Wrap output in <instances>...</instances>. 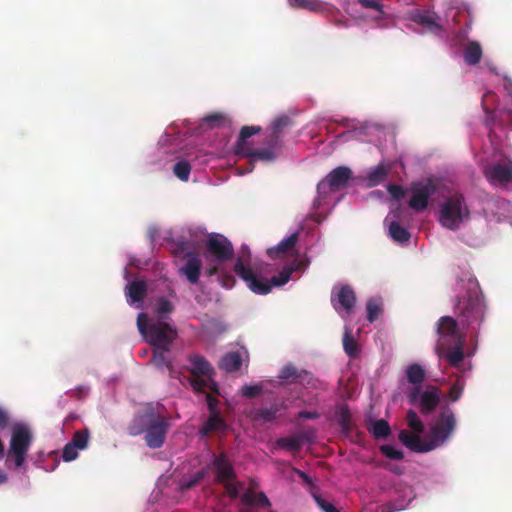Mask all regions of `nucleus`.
Returning a JSON list of instances; mask_svg holds the SVG:
<instances>
[{
    "mask_svg": "<svg viewBox=\"0 0 512 512\" xmlns=\"http://www.w3.org/2000/svg\"><path fill=\"white\" fill-rule=\"evenodd\" d=\"M225 122L226 116L220 112L209 114L202 120V123L210 128L221 127Z\"/></svg>",
    "mask_w": 512,
    "mask_h": 512,
    "instance_id": "c03bdc74",
    "label": "nucleus"
},
{
    "mask_svg": "<svg viewBox=\"0 0 512 512\" xmlns=\"http://www.w3.org/2000/svg\"><path fill=\"white\" fill-rule=\"evenodd\" d=\"M213 466L216 470V480L219 483L232 481L236 478L233 465L225 453L214 455Z\"/></svg>",
    "mask_w": 512,
    "mask_h": 512,
    "instance_id": "6ab92c4d",
    "label": "nucleus"
},
{
    "mask_svg": "<svg viewBox=\"0 0 512 512\" xmlns=\"http://www.w3.org/2000/svg\"><path fill=\"white\" fill-rule=\"evenodd\" d=\"M261 128L259 126H243L239 133V138L237 140L236 144V153L238 155H242L245 150H248L250 147L248 146V143L246 140L259 133Z\"/></svg>",
    "mask_w": 512,
    "mask_h": 512,
    "instance_id": "cd10ccee",
    "label": "nucleus"
},
{
    "mask_svg": "<svg viewBox=\"0 0 512 512\" xmlns=\"http://www.w3.org/2000/svg\"><path fill=\"white\" fill-rule=\"evenodd\" d=\"M173 311H174V306H173V304L168 299H166L164 297H161V298L157 299V301H156V312H157L158 317H159L158 320L165 321V319H166L165 315L166 314H170Z\"/></svg>",
    "mask_w": 512,
    "mask_h": 512,
    "instance_id": "79ce46f5",
    "label": "nucleus"
},
{
    "mask_svg": "<svg viewBox=\"0 0 512 512\" xmlns=\"http://www.w3.org/2000/svg\"><path fill=\"white\" fill-rule=\"evenodd\" d=\"M357 2L364 9L378 12V17H389V13L384 10V6L377 0H357Z\"/></svg>",
    "mask_w": 512,
    "mask_h": 512,
    "instance_id": "37998d69",
    "label": "nucleus"
},
{
    "mask_svg": "<svg viewBox=\"0 0 512 512\" xmlns=\"http://www.w3.org/2000/svg\"><path fill=\"white\" fill-rule=\"evenodd\" d=\"M225 489L231 498H237L239 496V483H232L231 481L224 482Z\"/></svg>",
    "mask_w": 512,
    "mask_h": 512,
    "instance_id": "052dcab7",
    "label": "nucleus"
},
{
    "mask_svg": "<svg viewBox=\"0 0 512 512\" xmlns=\"http://www.w3.org/2000/svg\"><path fill=\"white\" fill-rule=\"evenodd\" d=\"M482 47L477 41H470L464 48V61L468 65H476L482 58Z\"/></svg>",
    "mask_w": 512,
    "mask_h": 512,
    "instance_id": "bb28decb",
    "label": "nucleus"
},
{
    "mask_svg": "<svg viewBox=\"0 0 512 512\" xmlns=\"http://www.w3.org/2000/svg\"><path fill=\"white\" fill-rule=\"evenodd\" d=\"M167 351L168 350H161V349L155 348L152 360L157 366H159V367L165 366L167 368H170V362L168 361L166 354H165V352H167Z\"/></svg>",
    "mask_w": 512,
    "mask_h": 512,
    "instance_id": "5fc2aeb1",
    "label": "nucleus"
},
{
    "mask_svg": "<svg viewBox=\"0 0 512 512\" xmlns=\"http://www.w3.org/2000/svg\"><path fill=\"white\" fill-rule=\"evenodd\" d=\"M293 272L292 268H284L278 276H273L269 281L265 278L263 280L270 286V289L275 286H283L290 280L291 274ZM258 279H262V277H258Z\"/></svg>",
    "mask_w": 512,
    "mask_h": 512,
    "instance_id": "58836bf2",
    "label": "nucleus"
},
{
    "mask_svg": "<svg viewBox=\"0 0 512 512\" xmlns=\"http://www.w3.org/2000/svg\"><path fill=\"white\" fill-rule=\"evenodd\" d=\"M279 409L276 406L270 408H260L251 413L254 421L271 422L276 418Z\"/></svg>",
    "mask_w": 512,
    "mask_h": 512,
    "instance_id": "e433bc0d",
    "label": "nucleus"
},
{
    "mask_svg": "<svg viewBox=\"0 0 512 512\" xmlns=\"http://www.w3.org/2000/svg\"><path fill=\"white\" fill-rule=\"evenodd\" d=\"M313 498L322 512H340V510L330 501L326 500L320 494H313Z\"/></svg>",
    "mask_w": 512,
    "mask_h": 512,
    "instance_id": "09e8293b",
    "label": "nucleus"
},
{
    "mask_svg": "<svg viewBox=\"0 0 512 512\" xmlns=\"http://www.w3.org/2000/svg\"><path fill=\"white\" fill-rule=\"evenodd\" d=\"M398 438L403 445L413 452L425 453L435 449V444H433L430 438L422 440L419 435L412 434L407 430H401Z\"/></svg>",
    "mask_w": 512,
    "mask_h": 512,
    "instance_id": "a211bd4d",
    "label": "nucleus"
},
{
    "mask_svg": "<svg viewBox=\"0 0 512 512\" xmlns=\"http://www.w3.org/2000/svg\"><path fill=\"white\" fill-rule=\"evenodd\" d=\"M298 417L302 419H317L319 414L315 411H301L298 413Z\"/></svg>",
    "mask_w": 512,
    "mask_h": 512,
    "instance_id": "338daca9",
    "label": "nucleus"
},
{
    "mask_svg": "<svg viewBox=\"0 0 512 512\" xmlns=\"http://www.w3.org/2000/svg\"><path fill=\"white\" fill-rule=\"evenodd\" d=\"M145 419V442L148 447L152 449L160 448L166 438L169 423L168 421L160 416L156 415L153 411L146 412L143 416Z\"/></svg>",
    "mask_w": 512,
    "mask_h": 512,
    "instance_id": "6e6552de",
    "label": "nucleus"
},
{
    "mask_svg": "<svg viewBox=\"0 0 512 512\" xmlns=\"http://www.w3.org/2000/svg\"><path fill=\"white\" fill-rule=\"evenodd\" d=\"M411 21L423 27L428 33L440 35L444 32L439 15L434 11L416 10L410 16Z\"/></svg>",
    "mask_w": 512,
    "mask_h": 512,
    "instance_id": "4468645a",
    "label": "nucleus"
},
{
    "mask_svg": "<svg viewBox=\"0 0 512 512\" xmlns=\"http://www.w3.org/2000/svg\"><path fill=\"white\" fill-rule=\"evenodd\" d=\"M9 425V415L8 412L0 407V430L7 428Z\"/></svg>",
    "mask_w": 512,
    "mask_h": 512,
    "instance_id": "e2e57ef3",
    "label": "nucleus"
},
{
    "mask_svg": "<svg viewBox=\"0 0 512 512\" xmlns=\"http://www.w3.org/2000/svg\"><path fill=\"white\" fill-rule=\"evenodd\" d=\"M464 343L465 341H458L455 343H451L450 345L441 347V349L446 350V353L443 354L442 356L447 359L450 365L458 367L462 363L464 359Z\"/></svg>",
    "mask_w": 512,
    "mask_h": 512,
    "instance_id": "4be33fe9",
    "label": "nucleus"
},
{
    "mask_svg": "<svg viewBox=\"0 0 512 512\" xmlns=\"http://www.w3.org/2000/svg\"><path fill=\"white\" fill-rule=\"evenodd\" d=\"M437 333L440 337V347L465 341V335L460 332L457 320L451 316H443L438 320Z\"/></svg>",
    "mask_w": 512,
    "mask_h": 512,
    "instance_id": "f8f14e48",
    "label": "nucleus"
},
{
    "mask_svg": "<svg viewBox=\"0 0 512 512\" xmlns=\"http://www.w3.org/2000/svg\"><path fill=\"white\" fill-rule=\"evenodd\" d=\"M292 7L316 11L320 9L321 3L318 0H288Z\"/></svg>",
    "mask_w": 512,
    "mask_h": 512,
    "instance_id": "49530a36",
    "label": "nucleus"
},
{
    "mask_svg": "<svg viewBox=\"0 0 512 512\" xmlns=\"http://www.w3.org/2000/svg\"><path fill=\"white\" fill-rule=\"evenodd\" d=\"M406 420L407 425L412 431H414L417 434H421L424 432V424L414 410H408Z\"/></svg>",
    "mask_w": 512,
    "mask_h": 512,
    "instance_id": "a19ab883",
    "label": "nucleus"
},
{
    "mask_svg": "<svg viewBox=\"0 0 512 512\" xmlns=\"http://www.w3.org/2000/svg\"><path fill=\"white\" fill-rule=\"evenodd\" d=\"M343 349L350 358H356L360 352L359 345L349 329H346L343 336Z\"/></svg>",
    "mask_w": 512,
    "mask_h": 512,
    "instance_id": "c9c22d12",
    "label": "nucleus"
},
{
    "mask_svg": "<svg viewBox=\"0 0 512 512\" xmlns=\"http://www.w3.org/2000/svg\"><path fill=\"white\" fill-rule=\"evenodd\" d=\"M281 136L274 131H270L269 135H267L265 140V147L272 148L274 151H277L279 154L281 151Z\"/></svg>",
    "mask_w": 512,
    "mask_h": 512,
    "instance_id": "864d4df0",
    "label": "nucleus"
},
{
    "mask_svg": "<svg viewBox=\"0 0 512 512\" xmlns=\"http://www.w3.org/2000/svg\"><path fill=\"white\" fill-rule=\"evenodd\" d=\"M370 18L372 21L376 22L379 27H385L387 25L386 21L391 19V14L389 13V17H378V12H374Z\"/></svg>",
    "mask_w": 512,
    "mask_h": 512,
    "instance_id": "0e129e2a",
    "label": "nucleus"
},
{
    "mask_svg": "<svg viewBox=\"0 0 512 512\" xmlns=\"http://www.w3.org/2000/svg\"><path fill=\"white\" fill-rule=\"evenodd\" d=\"M32 434L29 428L23 424H16L12 428L9 448L7 451L5 465L7 468H22L30 445Z\"/></svg>",
    "mask_w": 512,
    "mask_h": 512,
    "instance_id": "39448f33",
    "label": "nucleus"
},
{
    "mask_svg": "<svg viewBox=\"0 0 512 512\" xmlns=\"http://www.w3.org/2000/svg\"><path fill=\"white\" fill-rule=\"evenodd\" d=\"M173 172L181 181H188L191 165L187 161H179L174 165Z\"/></svg>",
    "mask_w": 512,
    "mask_h": 512,
    "instance_id": "a18cd8bd",
    "label": "nucleus"
},
{
    "mask_svg": "<svg viewBox=\"0 0 512 512\" xmlns=\"http://www.w3.org/2000/svg\"><path fill=\"white\" fill-rule=\"evenodd\" d=\"M455 310L458 321L464 328L470 330L471 333L480 328L485 318L486 306L475 280H469L465 294L457 296Z\"/></svg>",
    "mask_w": 512,
    "mask_h": 512,
    "instance_id": "f257e3e1",
    "label": "nucleus"
},
{
    "mask_svg": "<svg viewBox=\"0 0 512 512\" xmlns=\"http://www.w3.org/2000/svg\"><path fill=\"white\" fill-rule=\"evenodd\" d=\"M126 295L131 303L140 302L147 293L146 284L142 281H132L126 286Z\"/></svg>",
    "mask_w": 512,
    "mask_h": 512,
    "instance_id": "c85d7f7f",
    "label": "nucleus"
},
{
    "mask_svg": "<svg viewBox=\"0 0 512 512\" xmlns=\"http://www.w3.org/2000/svg\"><path fill=\"white\" fill-rule=\"evenodd\" d=\"M185 263L179 269L191 284H197L201 275L202 261L196 252H187L184 255Z\"/></svg>",
    "mask_w": 512,
    "mask_h": 512,
    "instance_id": "f3484780",
    "label": "nucleus"
},
{
    "mask_svg": "<svg viewBox=\"0 0 512 512\" xmlns=\"http://www.w3.org/2000/svg\"><path fill=\"white\" fill-rule=\"evenodd\" d=\"M406 376L409 383L414 386H420V384L425 380V370L419 364H410L406 368Z\"/></svg>",
    "mask_w": 512,
    "mask_h": 512,
    "instance_id": "72a5a7b5",
    "label": "nucleus"
},
{
    "mask_svg": "<svg viewBox=\"0 0 512 512\" xmlns=\"http://www.w3.org/2000/svg\"><path fill=\"white\" fill-rule=\"evenodd\" d=\"M225 420L221 417L220 413L209 414L207 421L199 430L202 437H207L211 433L226 430Z\"/></svg>",
    "mask_w": 512,
    "mask_h": 512,
    "instance_id": "412c9836",
    "label": "nucleus"
},
{
    "mask_svg": "<svg viewBox=\"0 0 512 512\" xmlns=\"http://www.w3.org/2000/svg\"><path fill=\"white\" fill-rule=\"evenodd\" d=\"M89 392V387L86 386H79L77 389L73 392L74 397L81 399L83 396H86Z\"/></svg>",
    "mask_w": 512,
    "mask_h": 512,
    "instance_id": "69168bd1",
    "label": "nucleus"
},
{
    "mask_svg": "<svg viewBox=\"0 0 512 512\" xmlns=\"http://www.w3.org/2000/svg\"><path fill=\"white\" fill-rule=\"evenodd\" d=\"M496 94L492 91H488L483 95L482 98V107L486 113V117L484 120L485 126H487L489 129H492L496 122V115L494 111L488 106L489 102H493L496 99Z\"/></svg>",
    "mask_w": 512,
    "mask_h": 512,
    "instance_id": "473e14b6",
    "label": "nucleus"
},
{
    "mask_svg": "<svg viewBox=\"0 0 512 512\" xmlns=\"http://www.w3.org/2000/svg\"><path fill=\"white\" fill-rule=\"evenodd\" d=\"M332 23L337 27H348L349 20L345 17H338L332 20Z\"/></svg>",
    "mask_w": 512,
    "mask_h": 512,
    "instance_id": "774afa93",
    "label": "nucleus"
},
{
    "mask_svg": "<svg viewBox=\"0 0 512 512\" xmlns=\"http://www.w3.org/2000/svg\"><path fill=\"white\" fill-rule=\"evenodd\" d=\"M463 389L464 387L462 384H460L459 381L453 384L449 390V398L451 399V401L455 402L459 400L462 396Z\"/></svg>",
    "mask_w": 512,
    "mask_h": 512,
    "instance_id": "13d9d810",
    "label": "nucleus"
},
{
    "mask_svg": "<svg viewBox=\"0 0 512 512\" xmlns=\"http://www.w3.org/2000/svg\"><path fill=\"white\" fill-rule=\"evenodd\" d=\"M298 241V234L293 233L288 237L284 238L282 241L278 243V245L271 247L267 250V254L270 258L276 259L280 255L287 253L290 251Z\"/></svg>",
    "mask_w": 512,
    "mask_h": 512,
    "instance_id": "393cba45",
    "label": "nucleus"
},
{
    "mask_svg": "<svg viewBox=\"0 0 512 512\" xmlns=\"http://www.w3.org/2000/svg\"><path fill=\"white\" fill-rule=\"evenodd\" d=\"M389 235L398 243H406L409 241L411 235L409 231L402 227L398 222L393 221L389 225Z\"/></svg>",
    "mask_w": 512,
    "mask_h": 512,
    "instance_id": "f704fd0d",
    "label": "nucleus"
},
{
    "mask_svg": "<svg viewBox=\"0 0 512 512\" xmlns=\"http://www.w3.org/2000/svg\"><path fill=\"white\" fill-rule=\"evenodd\" d=\"M367 429L375 439H385L391 434L390 425L385 419L372 422Z\"/></svg>",
    "mask_w": 512,
    "mask_h": 512,
    "instance_id": "2f4dec72",
    "label": "nucleus"
},
{
    "mask_svg": "<svg viewBox=\"0 0 512 512\" xmlns=\"http://www.w3.org/2000/svg\"><path fill=\"white\" fill-rule=\"evenodd\" d=\"M379 450L385 457L392 460H402L404 458L403 451L397 450L391 445H381Z\"/></svg>",
    "mask_w": 512,
    "mask_h": 512,
    "instance_id": "3c124183",
    "label": "nucleus"
},
{
    "mask_svg": "<svg viewBox=\"0 0 512 512\" xmlns=\"http://www.w3.org/2000/svg\"><path fill=\"white\" fill-rule=\"evenodd\" d=\"M263 391V385L262 384H256V385H248L245 384L241 388V393L246 398H256L258 397Z\"/></svg>",
    "mask_w": 512,
    "mask_h": 512,
    "instance_id": "603ef678",
    "label": "nucleus"
},
{
    "mask_svg": "<svg viewBox=\"0 0 512 512\" xmlns=\"http://www.w3.org/2000/svg\"><path fill=\"white\" fill-rule=\"evenodd\" d=\"M250 261V250L243 245L240 255L234 264V272L246 283L248 288L260 295H266L270 292V286L263 280L258 279L253 270L247 265Z\"/></svg>",
    "mask_w": 512,
    "mask_h": 512,
    "instance_id": "0eeeda50",
    "label": "nucleus"
},
{
    "mask_svg": "<svg viewBox=\"0 0 512 512\" xmlns=\"http://www.w3.org/2000/svg\"><path fill=\"white\" fill-rule=\"evenodd\" d=\"M382 309L380 303L375 299H370L367 302V319L369 322H374L381 314Z\"/></svg>",
    "mask_w": 512,
    "mask_h": 512,
    "instance_id": "de8ad7c7",
    "label": "nucleus"
},
{
    "mask_svg": "<svg viewBox=\"0 0 512 512\" xmlns=\"http://www.w3.org/2000/svg\"><path fill=\"white\" fill-rule=\"evenodd\" d=\"M390 170L389 166H386L383 163L378 164L376 167L372 168L366 177L369 187H374L382 183Z\"/></svg>",
    "mask_w": 512,
    "mask_h": 512,
    "instance_id": "c756f323",
    "label": "nucleus"
},
{
    "mask_svg": "<svg viewBox=\"0 0 512 512\" xmlns=\"http://www.w3.org/2000/svg\"><path fill=\"white\" fill-rule=\"evenodd\" d=\"M218 275V281L220 284L225 288H232L236 282L235 278L231 274H225L222 272V269L217 274Z\"/></svg>",
    "mask_w": 512,
    "mask_h": 512,
    "instance_id": "4d7b16f0",
    "label": "nucleus"
},
{
    "mask_svg": "<svg viewBox=\"0 0 512 512\" xmlns=\"http://www.w3.org/2000/svg\"><path fill=\"white\" fill-rule=\"evenodd\" d=\"M408 400L418 407L422 415H429L440 403V390L436 386H428L425 390H421L420 386H413L408 393Z\"/></svg>",
    "mask_w": 512,
    "mask_h": 512,
    "instance_id": "1a4fd4ad",
    "label": "nucleus"
},
{
    "mask_svg": "<svg viewBox=\"0 0 512 512\" xmlns=\"http://www.w3.org/2000/svg\"><path fill=\"white\" fill-rule=\"evenodd\" d=\"M277 151H274L272 148L262 147V148H249L245 150V152L241 155L244 157H248L252 160H261V161H274L278 157Z\"/></svg>",
    "mask_w": 512,
    "mask_h": 512,
    "instance_id": "a878e982",
    "label": "nucleus"
},
{
    "mask_svg": "<svg viewBox=\"0 0 512 512\" xmlns=\"http://www.w3.org/2000/svg\"><path fill=\"white\" fill-rule=\"evenodd\" d=\"M206 402H207V406L209 408L210 414L220 413L219 410L217 409V406L219 403V400L217 398H215L214 396H212L211 394L208 393V394H206Z\"/></svg>",
    "mask_w": 512,
    "mask_h": 512,
    "instance_id": "680f3d73",
    "label": "nucleus"
},
{
    "mask_svg": "<svg viewBox=\"0 0 512 512\" xmlns=\"http://www.w3.org/2000/svg\"><path fill=\"white\" fill-rule=\"evenodd\" d=\"M191 364L190 373L192 378L190 385L196 392H205L207 389L217 392V385L212 379L213 369L210 363L201 355L189 357Z\"/></svg>",
    "mask_w": 512,
    "mask_h": 512,
    "instance_id": "423d86ee",
    "label": "nucleus"
},
{
    "mask_svg": "<svg viewBox=\"0 0 512 512\" xmlns=\"http://www.w3.org/2000/svg\"><path fill=\"white\" fill-rule=\"evenodd\" d=\"M89 437L90 434L88 429L77 430L74 432L71 441L68 443L73 447H76L78 450H84L88 446Z\"/></svg>",
    "mask_w": 512,
    "mask_h": 512,
    "instance_id": "4c0bfd02",
    "label": "nucleus"
},
{
    "mask_svg": "<svg viewBox=\"0 0 512 512\" xmlns=\"http://www.w3.org/2000/svg\"><path fill=\"white\" fill-rule=\"evenodd\" d=\"M352 179V171L346 166L333 169L317 186L320 196H326L330 192H338L345 188Z\"/></svg>",
    "mask_w": 512,
    "mask_h": 512,
    "instance_id": "9b49d317",
    "label": "nucleus"
},
{
    "mask_svg": "<svg viewBox=\"0 0 512 512\" xmlns=\"http://www.w3.org/2000/svg\"><path fill=\"white\" fill-rule=\"evenodd\" d=\"M278 443L290 451H299L302 448V442L298 436L280 439Z\"/></svg>",
    "mask_w": 512,
    "mask_h": 512,
    "instance_id": "8fccbe9b",
    "label": "nucleus"
},
{
    "mask_svg": "<svg viewBox=\"0 0 512 512\" xmlns=\"http://www.w3.org/2000/svg\"><path fill=\"white\" fill-rule=\"evenodd\" d=\"M389 194L396 200H400L404 197L405 191L402 186L396 184H390L387 187Z\"/></svg>",
    "mask_w": 512,
    "mask_h": 512,
    "instance_id": "bf43d9fd",
    "label": "nucleus"
},
{
    "mask_svg": "<svg viewBox=\"0 0 512 512\" xmlns=\"http://www.w3.org/2000/svg\"><path fill=\"white\" fill-rule=\"evenodd\" d=\"M470 210L465 198L460 193H454L444 200L440 206L439 222L452 231L459 229L461 223L469 220Z\"/></svg>",
    "mask_w": 512,
    "mask_h": 512,
    "instance_id": "20e7f679",
    "label": "nucleus"
},
{
    "mask_svg": "<svg viewBox=\"0 0 512 512\" xmlns=\"http://www.w3.org/2000/svg\"><path fill=\"white\" fill-rule=\"evenodd\" d=\"M242 356L237 351L226 353L219 362V368L227 373H233L241 368Z\"/></svg>",
    "mask_w": 512,
    "mask_h": 512,
    "instance_id": "5701e85b",
    "label": "nucleus"
},
{
    "mask_svg": "<svg viewBox=\"0 0 512 512\" xmlns=\"http://www.w3.org/2000/svg\"><path fill=\"white\" fill-rule=\"evenodd\" d=\"M256 485L255 482L250 484V487L242 494L241 502L250 507L270 508L271 502L267 495L262 491L258 493L254 492Z\"/></svg>",
    "mask_w": 512,
    "mask_h": 512,
    "instance_id": "aec40b11",
    "label": "nucleus"
},
{
    "mask_svg": "<svg viewBox=\"0 0 512 512\" xmlns=\"http://www.w3.org/2000/svg\"><path fill=\"white\" fill-rule=\"evenodd\" d=\"M435 191L436 188L431 182L413 185L411 188L412 196L409 201V206L417 212L423 211L427 208L429 198Z\"/></svg>",
    "mask_w": 512,
    "mask_h": 512,
    "instance_id": "2eb2a0df",
    "label": "nucleus"
},
{
    "mask_svg": "<svg viewBox=\"0 0 512 512\" xmlns=\"http://www.w3.org/2000/svg\"><path fill=\"white\" fill-rule=\"evenodd\" d=\"M456 427V418L454 412L449 407H444L435 424L430 430V439L435 444V448L443 445Z\"/></svg>",
    "mask_w": 512,
    "mask_h": 512,
    "instance_id": "9d476101",
    "label": "nucleus"
},
{
    "mask_svg": "<svg viewBox=\"0 0 512 512\" xmlns=\"http://www.w3.org/2000/svg\"><path fill=\"white\" fill-rule=\"evenodd\" d=\"M78 449L73 447L70 443H67L62 451V458L66 462L75 460L78 457Z\"/></svg>",
    "mask_w": 512,
    "mask_h": 512,
    "instance_id": "6e6d98bb",
    "label": "nucleus"
},
{
    "mask_svg": "<svg viewBox=\"0 0 512 512\" xmlns=\"http://www.w3.org/2000/svg\"><path fill=\"white\" fill-rule=\"evenodd\" d=\"M309 373L305 370H299L293 364L285 365L279 374V379L288 383H298L305 380Z\"/></svg>",
    "mask_w": 512,
    "mask_h": 512,
    "instance_id": "b1692460",
    "label": "nucleus"
},
{
    "mask_svg": "<svg viewBox=\"0 0 512 512\" xmlns=\"http://www.w3.org/2000/svg\"><path fill=\"white\" fill-rule=\"evenodd\" d=\"M206 250L209 256L206 257L208 267L205 273L208 277L218 274L221 266L234 256L232 243L223 235L212 234L206 242Z\"/></svg>",
    "mask_w": 512,
    "mask_h": 512,
    "instance_id": "7ed1b4c3",
    "label": "nucleus"
},
{
    "mask_svg": "<svg viewBox=\"0 0 512 512\" xmlns=\"http://www.w3.org/2000/svg\"><path fill=\"white\" fill-rule=\"evenodd\" d=\"M484 175L492 184L506 185L512 182V162L486 166Z\"/></svg>",
    "mask_w": 512,
    "mask_h": 512,
    "instance_id": "dca6fc26",
    "label": "nucleus"
},
{
    "mask_svg": "<svg viewBox=\"0 0 512 512\" xmlns=\"http://www.w3.org/2000/svg\"><path fill=\"white\" fill-rule=\"evenodd\" d=\"M292 119L287 115H281L274 119L271 130L279 134V136H283L284 132L293 126Z\"/></svg>",
    "mask_w": 512,
    "mask_h": 512,
    "instance_id": "ea45409f",
    "label": "nucleus"
},
{
    "mask_svg": "<svg viewBox=\"0 0 512 512\" xmlns=\"http://www.w3.org/2000/svg\"><path fill=\"white\" fill-rule=\"evenodd\" d=\"M356 295L349 285L334 287L331 295V303L334 309L339 313L350 314L356 304Z\"/></svg>",
    "mask_w": 512,
    "mask_h": 512,
    "instance_id": "ddd939ff",
    "label": "nucleus"
},
{
    "mask_svg": "<svg viewBox=\"0 0 512 512\" xmlns=\"http://www.w3.org/2000/svg\"><path fill=\"white\" fill-rule=\"evenodd\" d=\"M336 417L339 426L345 434L352 431V415L347 405H341L336 410Z\"/></svg>",
    "mask_w": 512,
    "mask_h": 512,
    "instance_id": "7c9ffc66",
    "label": "nucleus"
},
{
    "mask_svg": "<svg viewBox=\"0 0 512 512\" xmlns=\"http://www.w3.org/2000/svg\"><path fill=\"white\" fill-rule=\"evenodd\" d=\"M137 328L151 346L161 350H169L178 335L177 329L166 321L149 323L145 313L138 314Z\"/></svg>",
    "mask_w": 512,
    "mask_h": 512,
    "instance_id": "f03ea898",
    "label": "nucleus"
}]
</instances>
